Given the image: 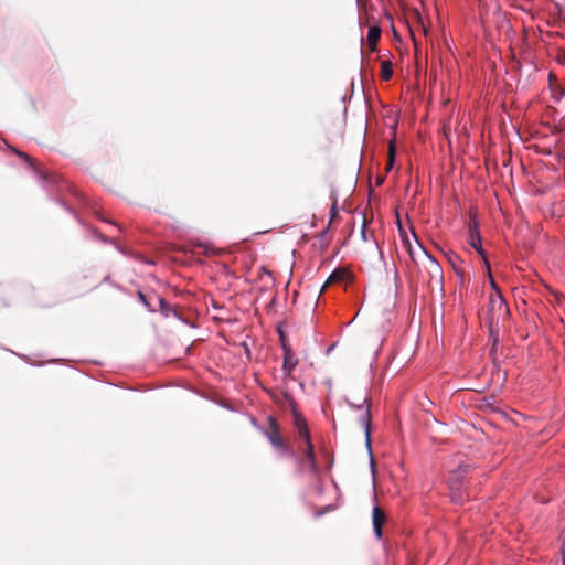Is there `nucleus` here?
Returning a JSON list of instances; mask_svg holds the SVG:
<instances>
[{
	"label": "nucleus",
	"mask_w": 565,
	"mask_h": 565,
	"mask_svg": "<svg viewBox=\"0 0 565 565\" xmlns=\"http://www.w3.org/2000/svg\"><path fill=\"white\" fill-rule=\"evenodd\" d=\"M372 521H373L374 534L377 539H381L382 537V526L385 522V514L379 507L373 508Z\"/></svg>",
	"instance_id": "nucleus-9"
},
{
	"label": "nucleus",
	"mask_w": 565,
	"mask_h": 565,
	"mask_svg": "<svg viewBox=\"0 0 565 565\" xmlns=\"http://www.w3.org/2000/svg\"><path fill=\"white\" fill-rule=\"evenodd\" d=\"M268 429L264 430L265 436L274 448L280 451L284 456L296 457L294 450L286 446L282 437L280 436L279 424L274 417H268Z\"/></svg>",
	"instance_id": "nucleus-2"
},
{
	"label": "nucleus",
	"mask_w": 565,
	"mask_h": 565,
	"mask_svg": "<svg viewBox=\"0 0 565 565\" xmlns=\"http://www.w3.org/2000/svg\"><path fill=\"white\" fill-rule=\"evenodd\" d=\"M337 213H338L337 199H334V201L331 205V209H330V215H331L330 222L335 217Z\"/></svg>",
	"instance_id": "nucleus-21"
},
{
	"label": "nucleus",
	"mask_w": 565,
	"mask_h": 565,
	"mask_svg": "<svg viewBox=\"0 0 565 565\" xmlns=\"http://www.w3.org/2000/svg\"><path fill=\"white\" fill-rule=\"evenodd\" d=\"M369 454H370V468H371V472H372V476L374 477L375 475V462H374V458L372 456V449L370 448V450L367 449Z\"/></svg>",
	"instance_id": "nucleus-22"
},
{
	"label": "nucleus",
	"mask_w": 565,
	"mask_h": 565,
	"mask_svg": "<svg viewBox=\"0 0 565 565\" xmlns=\"http://www.w3.org/2000/svg\"><path fill=\"white\" fill-rule=\"evenodd\" d=\"M548 81H550V87L552 89L553 98L556 102H559L565 96V87L563 88V87L556 85V77L552 73H550V75H548Z\"/></svg>",
	"instance_id": "nucleus-12"
},
{
	"label": "nucleus",
	"mask_w": 565,
	"mask_h": 565,
	"mask_svg": "<svg viewBox=\"0 0 565 565\" xmlns=\"http://www.w3.org/2000/svg\"><path fill=\"white\" fill-rule=\"evenodd\" d=\"M404 244H405V246H406V248H407V252H408V254H409V257L412 258V260H414V262H415V260H416V256H417V252H416V249L413 247V245L411 244V242H409V239H408L407 237L404 239Z\"/></svg>",
	"instance_id": "nucleus-18"
},
{
	"label": "nucleus",
	"mask_w": 565,
	"mask_h": 565,
	"mask_svg": "<svg viewBox=\"0 0 565 565\" xmlns=\"http://www.w3.org/2000/svg\"><path fill=\"white\" fill-rule=\"evenodd\" d=\"M395 156H396V147H395V140L393 139L390 142L388 147V159H387V170H391L395 163Z\"/></svg>",
	"instance_id": "nucleus-16"
},
{
	"label": "nucleus",
	"mask_w": 565,
	"mask_h": 565,
	"mask_svg": "<svg viewBox=\"0 0 565 565\" xmlns=\"http://www.w3.org/2000/svg\"><path fill=\"white\" fill-rule=\"evenodd\" d=\"M361 237L363 241H367V234H366V222L364 221L361 228Z\"/></svg>",
	"instance_id": "nucleus-23"
},
{
	"label": "nucleus",
	"mask_w": 565,
	"mask_h": 565,
	"mask_svg": "<svg viewBox=\"0 0 565 565\" xmlns=\"http://www.w3.org/2000/svg\"><path fill=\"white\" fill-rule=\"evenodd\" d=\"M344 275H345V273L343 270H340V269L333 270L331 273V275L329 276L328 280L326 281L324 286L322 287V289H324L327 287V285H329L331 282L342 280L344 278Z\"/></svg>",
	"instance_id": "nucleus-17"
},
{
	"label": "nucleus",
	"mask_w": 565,
	"mask_h": 565,
	"mask_svg": "<svg viewBox=\"0 0 565 565\" xmlns=\"http://www.w3.org/2000/svg\"><path fill=\"white\" fill-rule=\"evenodd\" d=\"M469 244L471 247H473L476 249V252L479 255H481L483 258L486 257L484 250H483L482 244H481V236H480L478 225L476 222L469 226Z\"/></svg>",
	"instance_id": "nucleus-8"
},
{
	"label": "nucleus",
	"mask_w": 565,
	"mask_h": 565,
	"mask_svg": "<svg viewBox=\"0 0 565 565\" xmlns=\"http://www.w3.org/2000/svg\"><path fill=\"white\" fill-rule=\"evenodd\" d=\"M561 556H562V565H565V540L563 541V544L561 547Z\"/></svg>",
	"instance_id": "nucleus-24"
},
{
	"label": "nucleus",
	"mask_w": 565,
	"mask_h": 565,
	"mask_svg": "<svg viewBox=\"0 0 565 565\" xmlns=\"http://www.w3.org/2000/svg\"><path fill=\"white\" fill-rule=\"evenodd\" d=\"M563 63L565 64V55H564V57H563Z\"/></svg>",
	"instance_id": "nucleus-29"
},
{
	"label": "nucleus",
	"mask_w": 565,
	"mask_h": 565,
	"mask_svg": "<svg viewBox=\"0 0 565 565\" xmlns=\"http://www.w3.org/2000/svg\"><path fill=\"white\" fill-rule=\"evenodd\" d=\"M284 396L288 404L292 407V415H294V426L297 429L299 438H301L305 444L311 443L310 433L308 429V425L306 419L301 416L299 412L295 408V399L289 393H284Z\"/></svg>",
	"instance_id": "nucleus-5"
},
{
	"label": "nucleus",
	"mask_w": 565,
	"mask_h": 565,
	"mask_svg": "<svg viewBox=\"0 0 565 565\" xmlns=\"http://www.w3.org/2000/svg\"><path fill=\"white\" fill-rule=\"evenodd\" d=\"M491 286H492L493 289L498 290L497 286H495V282L492 279H491ZM491 305L493 307L498 305L500 310L503 309L505 312H508L507 302H505V300L503 299L502 295L499 291H497L495 297L491 298Z\"/></svg>",
	"instance_id": "nucleus-14"
},
{
	"label": "nucleus",
	"mask_w": 565,
	"mask_h": 565,
	"mask_svg": "<svg viewBox=\"0 0 565 565\" xmlns=\"http://www.w3.org/2000/svg\"><path fill=\"white\" fill-rule=\"evenodd\" d=\"M299 467L300 470L310 472V461L302 459L299 461Z\"/></svg>",
	"instance_id": "nucleus-20"
},
{
	"label": "nucleus",
	"mask_w": 565,
	"mask_h": 565,
	"mask_svg": "<svg viewBox=\"0 0 565 565\" xmlns=\"http://www.w3.org/2000/svg\"><path fill=\"white\" fill-rule=\"evenodd\" d=\"M381 76L384 81H390L393 76L392 63L390 61H383L381 64Z\"/></svg>",
	"instance_id": "nucleus-15"
},
{
	"label": "nucleus",
	"mask_w": 565,
	"mask_h": 565,
	"mask_svg": "<svg viewBox=\"0 0 565 565\" xmlns=\"http://www.w3.org/2000/svg\"><path fill=\"white\" fill-rule=\"evenodd\" d=\"M98 238H99L102 242H104V243H113V244H115L114 239L108 238V237H106V236H104V235H102V234H99V235H98Z\"/></svg>",
	"instance_id": "nucleus-25"
},
{
	"label": "nucleus",
	"mask_w": 565,
	"mask_h": 565,
	"mask_svg": "<svg viewBox=\"0 0 565 565\" xmlns=\"http://www.w3.org/2000/svg\"><path fill=\"white\" fill-rule=\"evenodd\" d=\"M414 238L417 245L418 250L426 257L427 264L425 265V269L429 276L428 285L431 288L439 287L443 289L444 285V273L440 264L436 260V258L430 255L422 245V243L418 241L415 234Z\"/></svg>",
	"instance_id": "nucleus-1"
},
{
	"label": "nucleus",
	"mask_w": 565,
	"mask_h": 565,
	"mask_svg": "<svg viewBox=\"0 0 565 565\" xmlns=\"http://www.w3.org/2000/svg\"><path fill=\"white\" fill-rule=\"evenodd\" d=\"M138 298H139L140 302L151 312L156 311V308L151 303V300H154L156 302H158L160 310L163 311L164 315H167L169 305L162 297H160L156 294L148 297L143 292L138 291Z\"/></svg>",
	"instance_id": "nucleus-7"
},
{
	"label": "nucleus",
	"mask_w": 565,
	"mask_h": 565,
	"mask_svg": "<svg viewBox=\"0 0 565 565\" xmlns=\"http://www.w3.org/2000/svg\"><path fill=\"white\" fill-rule=\"evenodd\" d=\"M116 247L120 253L125 254L124 249L120 246L116 245Z\"/></svg>",
	"instance_id": "nucleus-27"
},
{
	"label": "nucleus",
	"mask_w": 565,
	"mask_h": 565,
	"mask_svg": "<svg viewBox=\"0 0 565 565\" xmlns=\"http://www.w3.org/2000/svg\"><path fill=\"white\" fill-rule=\"evenodd\" d=\"M449 260H450L452 267L455 268L456 273L459 274V270L456 267V263L461 262L460 257L456 254H452L451 256H449ZM460 275H462V273H460Z\"/></svg>",
	"instance_id": "nucleus-19"
},
{
	"label": "nucleus",
	"mask_w": 565,
	"mask_h": 565,
	"mask_svg": "<svg viewBox=\"0 0 565 565\" xmlns=\"http://www.w3.org/2000/svg\"><path fill=\"white\" fill-rule=\"evenodd\" d=\"M375 244H376V248H380V245L377 243H375ZM379 250H381V249H379ZM380 254H382V252H380Z\"/></svg>",
	"instance_id": "nucleus-28"
},
{
	"label": "nucleus",
	"mask_w": 565,
	"mask_h": 565,
	"mask_svg": "<svg viewBox=\"0 0 565 565\" xmlns=\"http://www.w3.org/2000/svg\"><path fill=\"white\" fill-rule=\"evenodd\" d=\"M305 460L310 461V472L311 473H318V465L316 462L315 451H313V445L312 443L305 444Z\"/></svg>",
	"instance_id": "nucleus-11"
},
{
	"label": "nucleus",
	"mask_w": 565,
	"mask_h": 565,
	"mask_svg": "<svg viewBox=\"0 0 565 565\" xmlns=\"http://www.w3.org/2000/svg\"><path fill=\"white\" fill-rule=\"evenodd\" d=\"M381 28L379 25H372L369 28L367 31V45L370 46L371 51H374L377 44V41L381 36Z\"/></svg>",
	"instance_id": "nucleus-10"
},
{
	"label": "nucleus",
	"mask_w": 565,
	"mask_h": 565,
	"mask_svg": "<svg viewBox=\"0 0 565 565\" xmlns=\"http://www.w3.org/2000/svg\"><path fill=\"white\" fill-rule=\"evenodd\" d=\"M281 348L284 351V362H282V367H281L284 377L286 380H291V379H294L292 372L296 369V366L298 365L299 360L296 356V354L292 352V349L285 341H282Z\"/></svg>",
	"instance_id": "nucleus-6"
},
{
	"label": "nucleus",
	"mask_w": 565,
	"mask_h": 565,
	"mask_svg": "<svg viewBox=\"0 0 565 565\" xmlns=\"http://www.w3.org/2000/svg\"><path fill=\"white\" fill-rule=\"evenodd\" d=\"M350 407L361 411L359 423L364 429L366 448L370 450V435H371V406L367 397H363L361 403L353 404L348 401Z\"/></svg>",
	"instance_id": "nucleus-3"
},
{
	"label": "nucleus",
	"mask_w": 565,
	"mask_h": 565,
	"mask_svg": "<svg viewBox=\"0 0 565 565\" xmlns=\"http://www.w3.org/2000/svg\"><path fill=\"white\" fill-rule=\"evenodd\" d=\"M468 472V466H459V468L449 476V489L451 500L456 503H462L466 500L465 493L461 491V478Z\"/></svg>",
	"instance_id": "nucleus-4"
},
{
	"label": "nucleus",
	"mask_w": 565,
	"mask_h": 565,
	"mask_svg": "<svg viewBox=\"0 0 565 565\" xmlns=\"http://www.w3.org/2000/svg\"><path fill=\"white\" fill-rule=\"evenodd\" d=\"M58 203L70 213L73 212L72 209L64 201H58Z\"/></svg>",
	"instance_id": "nucleus-26"
},
{
	"label": "nucleus",
	"mask_w": 565,
	"mask_h": 565,
	"mask_svg": "<svg viewBox=\"0 0 565 565\" xmlns=\"http://www.w3.org/2000/svg\"><path fill=\"white\" fill-rule=\"evenodd\" d=\"M17 154L22 158L24 161H26L28 163H30V166L33 168L38 179L40 181H46V180H50L51 179V175H47L45 173H43L41 170H39L36 167L33 166L32 163V159L24 152H20V151H17ZM54 177H52L53 179Z\"/></svg>",
	"instance_id": "nucleus-13"
}]
</instances>
